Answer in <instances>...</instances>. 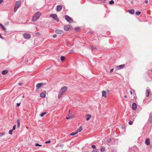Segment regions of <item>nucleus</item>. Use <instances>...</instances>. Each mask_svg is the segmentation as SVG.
Masks as SVG:
<instances>
[{
    "instance_id": "7c9ffc66",
    "label": "nucleus",
    "mask_w": 152,
    "mask_h": 152,
    "mask_svg": "<svg viewBox=\"0 0 152 152\" xmlns=\"http://www.w3.org/2000/svg\"><path fill=\"white\" fill-rule=\"evenodd\" d=\"M12 131H13V130L12 129L10 130L9 132V134L11 135L12 134Z\"/></svg>"
},
{
    "instance_id": "5701e85b",
    "label": "nucleus",
    "mask_w": 152,
    "mask_h": 152,
    "mask_svg": "<svg viewBox=\"0 0 152 152\" xmlns=\"http://www.w3.org/2000/svg\"><path fill=\"white\" fill-rule=\"evenodd\" d=\"M17 126L18 128H19V127L20 126V121L19 119L17 120Z\"/></svg>"
},
{
    "instance_id": "f3484780",
    "label": "nucleus",
    "mask_w": 152,
    "mask_h": 152,
    "mask_svg": "<svg viewBox=\"0 0 152 152\" xmlns=\"http://www.w3.org/2000/svg\"><path fill=\"white\" fill-rule=\"evenodd\" d=\"M102 96L103 97H104L105 98L107 97V96L106 95V92L105 91H102Z\"/></svg>"
},
{
    "instance_id": "4468645a",
    "label": "nucleus",
    "mask_w": 152,
    "mask_h": 152,
    "mask_svg": "<svg viewBox=\"0 0 152 152\" xmlns=\"http://www.w3.org/2000/svg\"><path fill=\"white\" fill-rule=\"evenodd\" d=\"M150 94V91L148 90V89H146V92L145 93V95L147 97H148L149 95Z\"/></svg>"
},
{
    "instance_id": "79ce46f5",
    "label": "nucleus",
    "mask_w": 152,
    "mask_h": 152,
    "mask_svg": "<svg viewBox=\"0 0 152 152\" xmlns=\"http://www.w3.org/2000/svg\"><path fill=\"white\" fill-rule=\"evenodd\" d=\"M92 50H95L96 49V47H93V48H92Z\"/></svg>"
},
{
    "instance_id": "37998d69",
    "label": "nucleus",
    "mask_w": 152,
    "mask_h": 152,
    "mask_svg": "<svg viewBox=\"0 0 152 152\" xmlns=\"http://www.w3.org/2000/svg\"><path fill=\"white\" fill-rule=\"evenodd\" d=\"M0 38H1L2 39H4V37L2 36L1 35V34H0Z\"/></svg>"
},
{
    "instance_id": "c03bdc74",
    "label": "nucleus",
    "mask_w": 152,
    "mask_h": 152,
    "mask_svg": "<svg viewBox=\"0 0 152 152\" xmlns=\"http://www.w3.org/2000/svg\"><path fill=\"white\" fill-rule=\"evenodd\" d=\"M20 104V103H18L17 104V105L18 107H19Z\"/></svg>"
},
{
    "instance_id": "09e8293b",
    "label": "nucleus",
    "mask_w": 152,
    "mask_h": 152,
    "mask_svg": "<svg viewBox=\"0 0 152 152\" xmlns=\"http://www.w3.org/2000/svg\"><path fill=\"white\" fill-rule=\"evenodd\" d=\"M3 0H0V4L3 2Z\"/></svg>"
},
{
    "instance_id": "b1692460",
    "label": "nucleus",
    "mask_w": 152,
    "mask_h": 152,
    "mask_svg": "<svg viewBox=\"0 0 152 152\" xmlns=\"http://www.w3.org/2000/svg\"><path fill=\"white\" fill-rule=\"evenodd\" d=\"M47 113V112H44V113H42L41 114H40V116H41V117H42L44 115H45V114H46Z\"/></svg>"
},
{
    "instance_id": "c756f323",
    "label": "nucleus",
    "mask_w": 152,
    "mask_h": 152,
    "mask_svg": "<svg viewBox=\"0 0 152 152\" xmlns=\"http://www.w3.org/2000/svg\"><path fill=\"white\" fill-rule=\"evenodd\" d=\"M5 134L4 132H2L0 133V137H2Z\"/></svg>"
},
{
    "instance_id": "39448f33",
    "label": "nucleus",
    "mask_w": 152,
    "mask_h": 152,
    "mask_svg": "<svg viewBox=\"0 0 152 152\" xmlns=\"http://www.w3.org/2000/svg\"><path fill=\"white\" fill-rule=\"evenodd\" d=\"M46 85V83H38L36 86V87L37 88V90L38 89L40 88L44 85Z\"/></svg>"
},
{
    "instance_id": "1a4fd4ad",
    "label": "nucleus",
    "mask_w": 152,
    "mask_h": 152,
    "mask_svg": "<svg viewBox=\"0 0 152 152\" xmlns=\"http://www.w3.org/2000/svg\"><path fill=\"white\" fill-rule=\"evenodd\" d=\"M132 108L133 110H135L137 109V104L135 102L133 103L132 105Z\"/></svg>"
},
{
    "instance_id": "f03ea898",
    "label": "nucleus",
    "mask_w": 152,
    "mask_h": 152,
    "mask_svg": "<svg viewBox=\"0 0 152 152\" xmlns=\"http://www.w3.org/2000/svg\"><path fill=\"white\" fill-rule=\"evenodd\" d=\"M41 15V14L39 12H37L35 14L32 18V21H36L39 18Z\"/></svg>"
},
{
    "instance_id": "8fccbe9b",
    "label": "nucleus",
    "mask_w": 152,
    "mask_h": 152,
    "mask_svg": "<svg viewBox=\"0 0 152 152\" xmlns=\"http://www.w3.org/2000/svg\"><path fill=\"white\" fill-rule=\"evenodd\" d=\"M23 84V83H18V85L20 86L22 84Z\"/></svg>"
},
{
    "instance_id": "a18cd8bd",
    "label": "nucleus",
    "mask_w": 152,
    "mask_h": 152,
    "mask_svg": "<svg viewBox=\"0 0 152 152\" xmlns=\"http://www.w3.org/2000/svg\"><path fill=\"white\" fill-rule=\"evenodd\" d=\"M73 51L72 50H69V53H71Z\"/></svg>"
},
{
    "instance_id": "603ef678",
    "label": "nucleus",
    "mask_w": 152,
    "mask_h": 152,
    "mask_svg": "<svg viewBox=\"0 0 152 152\" xmlns=\"http://www.w3.org/2000/svg\"><path fill=\"white\" fill-rule=\"evenodd\" d=\"M71 118L70 117H66V118L67 119H69V118Z\"/></svg>"
},
{
    "instance_id": "412c9836",
    "label": "nucleus",
    "mask_w": 152,
    "mask_h": 152,
    "mask_svg": "<svg viewBox=\"0 0 152 152\" xmlns=\"http://www.w3.org/2000/svg\"><path fill=\"white\" fill-rule=\"evenodd\" d=\"M105 151V148L104 146H102L101 148L100 149L101 152H104Z\"/></svg>"
},
{
    "instance_id": "9d476101",
    "label": "nucleus",
    "mask_w": 152,
    "mask_h": 152,
    "mask_svg": "<svg viewBox=\"0 0 152 152\" xmlns=\"http://www.w3.org/2000/svg\"><path fill=\"white\" fill-rule=\"evenodd\" d=\"M55 32L57 34H62L63 33V31L62 30L56 29L55 30Z\"/></svg>"
},
{
    "instance_id": "f704fd0d",
    "label": "nucleus",
    "mask_w": 152,
    "mask_h": 152,
    "mask_svg": "<svg viewBox=\"0 0 152 152\" xmlns=\"http://www.w3.org/2000/svg\"><path fill=\"white\" fill-rule=\"evenodd\" d=\"M135 116H134V115H132L131 116V118H132V119H133V120H134V119L135 118Z\"/></svg>"
},
{
    "instance_id": "0eeeda50",
    "label": "nucleus",
    "mask_w": 152,
    "mask_h": 152,
    "mask_svg": "<svg viewBox=\"0 0 152 152\" xmlns=\"http://www.w3.org/2000/svg\"><path fill=\"white\" fill-rule=\"evenodd\" d=\"M23 37L26 39H29L31 37V35L28 33H24L23 34Z\"/></svg>"
},
{
    "instance_id": "58836bf2",
    "label": "nucleus",
    "mask_w": 152,
    "mask_h": 152,
    "mask_svg": "<svg viewBox=\"0 0 152 152\" xmlns=\"http://www.w3.org/2000/svg\"><path fill=\"white\" fill-rule=\"evenodd\" d=\"M92 152H98V151L97 149H96L95 150H93Z\"/></svg>"
},
{
    "instance_id": "5fc2aeb1",
    "label": "nucleus",
    "mask_w": 152,
    "mask_h": 152,
    "mask_svg": "<svg viewBox=\"0 0 152 152\" xmlns=\"http://www.w3.org/2000/svg\"><path fill=\"white\" fill-rule=\"evenodd\" d=\"M36 34H39V32H37L36 33Z\"/></svg>"
},
{
    "instance_id": "c85d7f7f",
    "label": "nucleus",
    "mask_w": 152,
    "mask_h": 152,
    "mask_svg": "<svg viewBox=\"0 0 152 152\" xmlns=\"http://www.w3.org/2000/svg\"><path fill=\"white\" fill-rule=\"evenodd\" d=\"M114 3V1L112 0H111L109 2V4H113Z\"/></svg>"
},
{
    "instance_id": "f8f14e48",
    "label": "nucleus",
    "mask_w": 152,
    "mask_h": 152,
    "mask_svg": "<svg viewBox=\"0 0 152 152\" xmlns=\"http://www.w3.org/2000/svg\"><path fill=\"white\" fill-rule=\"evenodd\" d=\"M62 7L61 5H58L57 7L56 11L58 12L60 11L62 9Z\"/></svg>"
},
{
    "instance_id": "a878e982",
    "label": "nucleus",
    "mask_w": 152,
    "mask_h": 152,
    "mask_svg": "<svg viewBox=\"0 0 152 152\" xmlns=\"http://www.w3.org/2000/svg\"><path fill=\"white\" fill-rule=\"evenodd\" d=\"M65 59V57L64 56H61V61H64Z\"/></svg>"
},
{
    "instance_id": "2f4dec72",
    "label": "nucleus",
    "mask_w": 152,
    "mask_h": 152,
    "mask_svg": "<svg viewBox=\"0 0 152 152\" xmlns=\"http://www.w3.org/2000/svg\"><path fill=\"white\" fill-rule=\"evenodd\" d=\"M35 146H41L42 145H40L38 143H37L35 144Z\"/></svg>"
},
{
    "instance_id": "de8ad7c7",
    "label": "nucleus",
    "mask_w": 152,
    "mask_h": 152,
    "mask_svg": "<svg viewBox=\"0 0 152 152\" xmlns=\"http://www.w3.org/2000/svg\"><path fill=\"white\" fill-rule=\"evenodd\" d=\"M106 94H108V93H109V91L108 90V91H106Z\"/></svg>"
},
{
    "instance_id": "20e7f679",
    "label": "nucleus",
    "mask_w": 152,
    "mask_h": 152,
    "mask_svg": "<svg viewBox=\"0 0 152 152\" xmlns=\"http://www.w3.org/2000/svg\"><path fill=\"white\" fill-rule=\"evenodd\" d=\"M50 16L52 18L54 19V20H56L58 22L59 21V19L57 17V15L56 14H50Z\"/></svg>"
},
{
    "instance_id": "dca6fc26",
    "label": "nucleus",
    "mask_w": 152,
    "mask_h": 152,
    "mask_svg": "<svg viewBox=\"0 0 152 152\" xmlns=\"http://www.w3.org/2000/svg\"><path fill=\"white\" fill-rule=\"evenodd\" d=\"M86 121H88L89 120L90 118L91 117V115L90 114H87L86 115Z\"/></svg>"
},
{
    "instance_id": "e433bc0d",
    "label": "nucleus",
    "mask_w": 152,
    "mask_h": 152,
    "mask_svg": "<svg viewBox=\"0 0 152 152\" xmlns=\"http://www.w3.org/2000/svg\"><path fill=\"white\" fill-rule=\"evenodd\" d=\"M51 142V141L50 140H48L47 141H46L45 142V144H47V143H50Z\"/></svg>"
},
{
    "instance_id": "bb28decb",
    "label": "nucleus",
    "mask_w": 152,
    "mask_h": 152,
    "mask_svg": "<svg viewBox=\"0 0 152 152\" xmlns=\"http://www.w3.org/2000/svg\"><path fill=\"white\" fill-rule=\"evenodd\" d=\"M134 121V120H132V121L130 120L129 122V124L130 125H131L132 124Z\"/></svg>"
},
{
    "instance_id": "2eb2a0df",
    "label": "nucleus",
    "mask_w": 152,
    "mask_h": 152,
    "mask_svg": "<svg viewBox=\"0 0 152 152\" xmlns=\"http://www.w3.org/2000/svg\"><path fill=\"white\" fill-rule=\"evenodd\" d=\"M128 12L131 14H133L134 13L135 11L134 9H132L129 10Z\"/></svg>"
},
{
    "instance_id": "cd10ccee",
    "label": "nucleus",
    "mask_w": 152,
    "mask_h": 152,
    "mask_svg": "<svg viewBox=\"0 0 152 152\" xmlns=\"http://www.w3.org/2000/svg\"><path fill=\"white\" fill-rule=\"evenodd\" d=\"M141 12L140 11H137L136 12L135 14L136 15H139L141 14Z\"/></svg>"
},
{
    "instance_id": "aec40b11",
    "label": "nucleus",
    "mask_w": 152,
    "mask_h": 152,
    "mask_svg": "<svg viewBox=\"0 0 152 152\" xmlns=\"http://www.w3.org/2000/svg\"><path fill=\"white\" fill-rule=\"evenodd\" d=\"M7 72L8 71L7 70H4L1 72V73L3 75H6Z\"/></svg>"
},
{
    "instance_id": "f257e3e1",
    "label": "nucleus",
    "mask_w": 152,
    "mask_h": 152,
    "mask_svg": "<svg viewBox=\"0 0 152 152\" xmlns=\"http://www.w3.org/2000/svg\"><path fill=\"white\" fill-rule=\"evenodd\" d=\"M67 87L64 86L62 87L60 90L58 96V98L60 99L62 97L64 94V93L67 90Z\"/></svg>"
},
{
    "instance_id": "4c0bfd02",
    "label": "nucleus",
    "mask_w": 152,
    "mask_h": 152,
    "mask_svg": "<svg viewBox=\"0 0 152 152\" xmlns=\"http://www.w3.org/2000/svg\"><path fill=\"white\" fill-rule=\"evenodd\" d=\"M91 147L93 149H95L96 148V147L95 145H92Z\"/></svg>"
},
{
    "instance_id": "49530a36",
    "label": "nucleus",
    "mask_w": 152,
    "mask_h": 152,
    "mask_svg": "<svg viewBox=\"0 0 152 152\" xmlns=\"http://www.w3.org/2000/svg\"><path fill=\"white\" fill-rule=\"evenodd\" d=\"M148 1L147 0H145V3L146 4H147L148 3Z\"/></svg>"
},
{
    "instance_id": "4be33fe9",
    "label": "nucleus",
    "mask_w": 152,
    "mask_h": 152,
    "mask_svg": "<svg viewBox=\"0 0 152 152\" xmlns=\"http://www.w3.org/2000/svg\"><path fill=\"white\" fill-rule=\"evenodd\" d=\"M82 127L81 126H80L79 127V128L77 129V130L76 131V132H80L82 130Z\"/></svg>"
},
{
    "instance_id": "473e14b6",
    "label": "nucleus",
    "mask_w": 152,
    "mask_h": 152,
    "mask_svg": "<svg viewBox=\"0 0 152 152\" xmlns=\"http://www.w3.org/2000/svg\"><path fill=\"white\" fill-rule=\"evenodd\" d=\"M98 1H101L102 3H104L105 1V0H97Z\"/></svg>"
},
{
    "instance_id": "ea45409f",
    "label": "nucleus",
    "mask_w": 152,
    "mask_h": 152,
    "mask_svg": "<svg viewBox=\"0 0 152 152\" xmlns=\"http://www.w3.org/2000/svg\"><path fill=\"white\" fill-rule=\"evenodd\" d=\"M57 35H56V34H54V35H53V37H54V38H56V37H57Z\"/></svg>"
},
{
    "instance_id": "6e6d98bb",
    "label": "nucleus",
    "mask_w": 152,
    "mask_h": 152,
    "mask_svg": "<svg viewBox=\"0 0 152 152\" xmlns=\"http://www.w3.org/2000/svg\"><path fill=\"white\" fill-rule=\"evenodd\" d=\"M151 71H152V69L151 70Z\"/></svg>"
},
{
    "instance_id": "6e6552de",
    "label": "nucleus",
    "mask_w": 152,
    "mask_h": 152,
    "mask_svg": "<svg viewBox=\"0 0 152 152\" xmlns=\"http://www.w3.org/2000/svg\"><path fill=\"white\" fill-rule=\"evenodd\" d=\"M46 92L45 91H43L40 94V96L42 98L45 97Z\"/></svg>"
},
{
    "instance_id": "ddd939ff",
    "label": "nucleus",
    "mask_w": 152,
    "mask_h": 152,
    "mask_svg": "<svg viewBox=\"0 0 152 152\" xmlns=\"http://www.w3.org/2000/svg\"><path fill=\"white\" fill-rule=\"evenodd\" d=\"M125 66V64H124L121 65H120L117 66L116 67V68L118 69V70L120 69L123 68V67H124Z\"/></svg>"
},
{
    "instance_id": "9b49d317",
    "label": "nucleus",
    "mask_w": 152,
    "mask_h": 152,
    "mask_svg": "<svg viewBox=\"0 0 152 152\" xmlns=\"http://www.w3.org/2000/svg\"><path fill=\"white\" fill-rule=\"evenodd\" d=\"M145 143L146 145H149L150 144V140L149 138H146L145 140Z\"/></svg>"
},
{
    "instance_id": "c9c22d12",
    "label": "nucleus",
    "mask_w": 152,
    "mask_h": 152,
    "mask_svg": "<svg viewBox=\"0 0 152 152\" xmlns=\"http://www.w3.org/2000/svg\"><path fill=\"white\" fill-rule=\"evenodd\" d=\"M15 127H16V125H14L12 129V130H15Z\"/></svg>"
},
{
    "instance_id": "a19ab883",
    "label": "nucleus",
    "mask_w": 152,
    "mask_h": 152,
    "mask_svg": "<svg viewBox=\"0 0 152 152\" xmlns=\"http://www.w3.org/2000/svg\"><path fill=\"white\" fill-rule=\"evenodd\" d=\"M113 70H114V69L113 68L111 69L110 70V72H111V73L113 71Z\"/></svg>"
},
{
    "instance_id": "423d86ee",
    "label": "nucleus",
    "mask_w": 152,
    "mask_h": 152,
    "mask_svg": "<svg viewBox=\"0 0 152 152\" xmlns=\"http://www.w3.org/2000/svg\"><path fill=\"white\" fill-rule=\"evenodd\" d=\"M65 18L66 20L69 23H71L73 22L72 19L68 15H65Z\"/></svg>"
},
{
    "instance_id": "72a5a7b5",
    "label": "nucleus",
    "mask_w": 152,
    "mask_h": 152,
    "mask_svg": "<svg viewBox=\"0 0 152 152\" xmlns=\"http://www.w3.org/2000/svg\"><path fill=\"white\" fill-rule=\"evenodd\" d=\"M80 28L78 27H77L75 28V31H78L80 30Z\"/></svg>"
},
{
    "instance_id": "7ed1b4c3",
    "label": "nucleus",
    "mask_w": 152,
    "mask_h": 152,
    "mask_svg": "<svg viewBox=\"0 0 152 152\" xmlns=\"http://www.w3.org/2000/svg\"><path fill=\"white\" fill-rule=\"evenodd\" d=\"M21 1H16L15 3V6L14 9V12H15L18 9L21 5Z\"/></svg>"
},
{
    "instance_id": "3c124183",
    "label": "nucleus",
    "mask_w": 152,
    "mask_h": 152,
    "mask_svg": "<svg viewBox=\"0 0 152 152\" xmlns=\"http://www.w3.org/2000/svg\"><path fill=\"white\" fill-rule=\"evenodd\" d=\"M130 94L132 95V91H130Z\"/></svg>"
},
{
    "instance_id": "864d4df0",
    "label": "nucleus",
    "mask_w": 152,
    "mask_h": 152,
    "mask_svg": "<svg viewBox=\"0 0 152 152\" xmlns=\"http://www.w3.org/2000/svg\"><path fill=\"white\" fill-rule=\"evenodd\" d=\"M124 97L125 98H127V96H126V95H125V96H124Z\"/></svg>"
},
{
    "instance_id": "6ab92c4d",
    "label": "nucleus",
    "mask_w": 152,
    "mask_h": 152,
    "mask_svg": "<svg viewBox=\"0 0 152 152\" xmlns=\"http://www.w3.org/2000/svg\"><path fill=\"white\" fill-rule=\"evenodd\" d=\"M0 26L1 27L2 29L4 31H5L6 30V28L4 27V26L1 23H0Z\"/></svg>"
},
{
    "instance_id": "393cba45",
    "label": "nucleus",
    "mask_w": 152,
    "mask_h": 152,
    "mask_svg": "<svg viewBox=\"0 0 152 152\" xmlns=\"http://www.w3.org/2000/svg\"><path fill=\"white\" fill-rule=\"evenodd\" d=\"M77 132H76V131L75 132H72L70 134V135H71V136H73V135H75V134H77Z\"/></svg>"
},
{
    "instance_id": "a211bd4d",
    "label": "nucleus",
    "mask_w": 152,
    "mask_h": 152,
    "mask_svg": "<svg viewBox=\"0 0 152 152\" xmlns=\"http://www.w3.org/2000/svg\"><path fill=\"white\" fill-rule=\"evenodd\" d=\"M69 26H65L64 27V29L65 31H67L69 30Z\"/></svg>"
}]
</instances>
